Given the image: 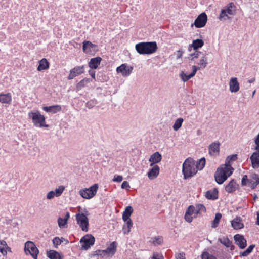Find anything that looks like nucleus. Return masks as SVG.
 <instances>
[{
    "label": "nucleus",
    "instance_id": "nucleus-1",
    "mask_svg": "<svg viewBox=\"0 0 259 259\" xmlns=\"http://www.w3.org/2000/svg\"><path fill=\"white\" fill-rule=\"evenodd\" d=\"M233 171L234 169L231 165H222L215 174L216 182L219 184H223L232 174Z\"/></svg>",
    "mask_w": 259,
    "mask_h": 259
},
{
    "label": "nucleus",
    "instance_id": "nucleus-2",
    "mask_svg": "<svg viewBox=\"0 0 259 259\" xmlns=\"http://www.w3.org/2000/svg\"><path fill=\"white\" fill-rule=\"evenodd\" d=\"M206 211L205 206L201 204L195 205H190L187 208L185 214V220L188 223L192 222L194 218H196L198 214Z\"/></svg>",
    "mask_w": 259,
    "mask_h": 259
},
{
    "label": "nucleus",
    "instance_id": "nucleus-3",
    "mask_svg": "<svg viewBox=\"0 0 259 259\" xmlns=\"http://www.w3.org/2000/svg\"><path fill=\"white\" fill-rule=\"evenodd\" d=\"M135 49L140 54H151L156 51L157 46L155 41L142 42L136 44Z\"/></svg>",
    "mask_w": 259,
    "mask_h": 259
},
{
    "label": "nucleus",
    "instance_id": "nucleus-4",
    "mask_svg": "<svg viewBox=\"0 0 259 259\" xmlns=\"http://www.w3.org/2000/svg\"><path fill=\"white\" fill-rule=\"evenodd\" d=\"M28 117L31 119L33 125L37 127H48L46 123V118L40 112L37 110H32L28 112Z\"/></svg>",
    "mask_w": 259,
    "mask_h": 259
},
{
    "label": "nucleus",
    "instance_id": "nucleus-5",
    "mask_svg": "<svg viewBox=\"0 0 259 259\" xmlns=\"http://www.w3.org/2000/svg\"><path fill=\"white\" fill-rule=\"evenodd\" d=\"M182 172L185 179L195 175L197 170L195 168V161L191 158H187L183 164Z\"/></svg>",
    "mask_w": 259,
    "mask_h": 259
},
{
    "label": "nucleus",
    "instance_id": "nucleus-6",
    "mask_svg": "<svg viewBox=\"0 0 259 259\" xmlns=\"http://www.w3.org/2000/svg\"><path fill=\"white\" fill-rule=\"evenodd\" d=\"M236 7L233 3L228 4L226 7L222 10L220 13L219 19L220 20H226L230 18L228 15H234L236 13Z\"/></svg>",
    "mask_w": 259,
    "mask_h": 259
},
{
    "label": "nucleus",
    "instance_id": "nucleus-7",
    "mask_svg": "<svg viewBox=\"0 0 259 259\" xmlns=\"http://www.w3.org/2000/svg\"><path fill=\"white\" fill-rule=\"evenodd\" d=\"M24 250L26 255H30L33 259H37L39 250L33 242L28 241L25 242Z\"/></svg>",
    "mask_w": 259,
    "mask_h": 259
},
{
    "label": "nucleus",
    "instance_id": "nucleus-8",
    "mask_svg": "<svg viewBox=\"0 0 259 259\" xmlns=\"http://www.w3.org/2000/svg\"><path fill=\"white\" fill-rule=\"evenodd\" d=\"M98 189V185L95 184L89 188L81 189L79 195L83 198L89 199L92 198L96 194Z\"/></svg>",
    "mask_w": 259,
    "mask_h": 259
},
{
    "label": "nucleus",
    "instance_id": "nucleus-9",
    "mask_svg": "<svg viewBox=\"0 0 259 259\" xmlns=\"http://www.w3.org/2000/svg\"><path fill=\"white\" fill-rule=\"evenodd\" d=\"M77 224L82 231L88 232L89 229V219L87 216L83 213H79L75 215Z\"/></svg>",
    "mask_w": 259,
    "mask_h": 259
},
{
    "label": "nucleus",
    "instance_id": "nucleus-10",
    "mask_svg": "<svg viewBox=\"0 0 259 259\" xmlns=\"http://www.w3.org/2000/svg\"><path fill=\"white\" fill-rule=\"evenodd\" d=\"M133 67L127 63L122 64L116 68V71L118 74H120L123 77H126L131 74Z\"/></svg>",
    "mask_w": 259,
    "mask_h": 259
},
{
    "label": "nucleus",
    "instance_id": "nucleus-11",
    "mask_svg": "<svg viewBox=\"0 0 259 259\" xmlns=\"http://www.w3.org/2000/svg\"><path fill=\"white\" fill-rule=\"evenodd\" d=\"M95 242L94 237L91 234L84 236L80 240V243L82 250H87L92 246Z\"/></svg>",
    "mask_w": 259,
    "mask_h": 259
},
{
    "label": "nucleus",
    "instance_id": "nucleus-12",
    "mask_svg": "<svg viewBox=\"0 0 259 259\" xmlns=\"http://www.w3.org/2000/svg\"><path fill=\"white\" fill-rule=\"evenodd\" d=\"M117 243L116 242H112L106 249L99 250L98 255L111 257L115 253Z\"/></svg>",
    "mask_w": 259,
    "mask_h": 259
},
{
    "label": "nucleus",
    "instance_id": "nucleus-13",
    "mask_svg": "<svg viewBox=\"0 0 259 259\" xmlns=\"http://www.w3.org/2000/svg\"><path fill=\"white\" fill-rule=\"evenodd\" d=\"M65 186L60 185L56 188L54 190L49 191L46 195L47 199L48 200H52L55 197H60L65 190Z\"/></svg>",
    "mask_w": 259,
    "mask_h": 259
},
{
    "label": "nucleus",
    "instance_id": "nucleus-14",
    "mask_svg": "<svg viewBox=\"0 0 259 259\" xmlns=\"http://www.w3.org/2000/svg\"><path fill=\"white\" fill-rule=\"evenodd\" d=\"M84 72V67L83 65L77 66L72 68L69 72L68 76V79L72 80L75 77H77Z\"/></svg>",
    "mask_w": 259,
    "mask_h": 259
},
{
    "label": "nucleus",
    "instance_id": "nucleus-15",
    "mask_svg": "<svg viewBox=\"0 0 259 259\" xmlns=\"http://www.w3.org/2000/svg\"><path fill=\"white\" fill-rule=\"evenodd\" d=\"M229 91L232 93L238 92L240 90V84L238 78L236 77H231L229 82Z\"/></svg>",
    "mask_w": 259,
    "mask_h": 259
},
{
    "label": "nucleus",
    "instance_id": "nucleus-16",
    "mask_svg": "<svg viewBox=\"0 0 259 259\" xmlns=\"http://www.w3.org/2000/svg\"><path fill=\"white\" fill-rule=\"evenodd\" d=\"M82 49L86 54H92L97 50V46L89 41H84L83 42Z\"/></svg>",
    "mask_w": 259,
    "mask_h": 259
},
{
    "label": "nucleus",
    "instance_id": "nucleus-17",
    "mask_svg": "<svg viewBox=\"0 0 259 259\" xmlns=\"http://www.w3.org/2000/svg\"><path fill=\"white\" fill-rule=\"evenodd\" d=\"M192 72L190 74H187L185 73L184 71H181L180 73L179 76L181 78V79L183 82H186L188 80H189L190 78H192L193 76H195L197 71L198 70L197 67L195 65H193L192 66Z\"/></svg>",
    "mask_w": 259,
    "mask_h": 259
},
{
    "label": "nucleus",
    "instance_id": "nucleus-18",
    "mask_svg": "<svg viewBox=\"0 0 259 259\" xmlns=\"http://www.w3.org/2000/svg\"><path fill=\"white\" fill-rule=\"evenodd\" d=\"M207 20V15L204 13H201L195 20L194 25L197 28L202 27L206 24Z\"/></svg>",
    "mask_w": 259,
    "mask_h": 259
},
{
    "label": "nucleus",
    "instance_id": "nucleus-19",
    "mask_svg": "<svg viewBox=\"0 0 259 259\" xmlns=\"http://www.w3.org/2000/svg\"><path fill=\"white\" fill-rule=\"evenodd\" d=\"M220 144L218 142L212 143L208 148L209 154L213 156L218 155L220 152Z\"/></svg>",
    "mask_w": 259,
    "mask_h": 259
},
{
    "label": "nucleus",
    "instance_id": "nucleus-20",
    "mask_svg": "<svg viewBox=\"0 0 259 259\" xmlns=\"http://www.w3.org/2000/svg\"><path fill=\"white\" fill-rule=\"evenodd\" d=\"M8 252H12L11 248L8 245L5 240H0V253L3 256L6 257Z\"/></svg>",
    "mask_w": 259,
    "mask_h": 259
},
{
    "label": "nucleus",
    "instance_id": "nucleus-21",
    "mask_svg": "<svg viewBox=\"0 0 259 259\" xmlns=\"http://www.w3.org/2000/svg\"><path fill=\"white\" fill-rule=\"evenodd\" d=\"M152 168L150 169L147 173V176L150 180H154L156 179L160 171V168L157 165L152 166Z\"/></svg>",
    "mask_w": 259,
    "mask_h": 259
},
{
    "label": "nucleus",
    "instance_id": "nucleus-22",
    "mask_svg": "<svg viewBox=\"0 0 259 259\" xmlns=\"http://www.w3.org/2000/svg\"><path fill=\"white\" fill-rule=\"evenodd\" d=\"M253 152L250 157L251 161L252 166L254 169L259 168V149Z\"/></svg>",
    "mask_w": 259,
    "mask_h": 259
},
{
    "label": "nucleus",
    "instance_id": "nucleus-23",
    "mask_svg": "<svg viewBox=\"0 0 259 259\" xmlns=\"http://www.w3.org/2000/svg\"><path fill=\"white\" fill-rule=\"evenodd\" d=\"M234 238L236 244L238 245L241 249H243L246 246V240L243 235L236 234L234 236Z\"/></svg>",
    "mask_w": 259,
    "mask_h": 259
},
{
    "label": "nucleus",
    "instance_id": "nucleus-24",
    "mask_svg": "<svg viewBox=\"0 0 259 259\" xmlns=\"http://www.w3.org/2000/svg\"><path fill=\"white\" fill-rule=\"evenodd\" d=\"M162 156L158 152H156L152 154L149 159L151 162L150 166L154 165L155 164L158 163L161 161Z\"/></svg>",
    "mask_w": 259,
    "mask_h": 259
},
{
    "label": "nucleus",
    "instance_id": "nucleus-25",
    "mask_svg": "<svg viewBox=\"0 0 259 259\" xmlns=\"http://www.w3.org/2000/svg\"><path fill=\"white\" fill-rule=\"evenodd\" d=\"M203 45L204 41L203 40L200 39H195L193 40L192 41V43L189 46L188 50L191 51L192 48H193L194 50H197V49L202 48Z\"/></svg>",
    "mask_w": 259,
    "mask_h": 259
},
{
    "label": "nucleus",
    "instance_id": "nucleus-26",
    "mask_svg": "<svg viewBox=\"0 0 259 259\" xmlns=\"http://www.w3.org/2000/svg\"><path fill=\"white\" fill-rule=\"evenodd\" d=\"M231 226L234 229H240L243 228L244 225L240 217H236L231 221Z\"/></svg>",
    "mask_w": 259,
    "mask_h": 259
},
{
    "label": "nucleus",
    "instance_id": "nucleus-27",
    "mask_svg": "<svg viewBox=\"0 0 259 259\" xmlns=\"http://www.w3.org/2000/svg\"><path fill=\"white\" fill-rule=\"evenodd\" d=\"M133 211V209L132 206H128L125 208V210L122 213V219L124 222L132 221L130 217Z\"/></svg>",
    "mask_w": 259,
    "mask_h": 259
},
{
    "label": "nucleus",
    "instance_id": "nucleus-28",
    "mask_svg": "<svg viewBox=\"0 0 259 259\" xmlns=\"http://www.w3.org/2000/svg\"><path fill=\"white\" fill-rule=\"evenodd\" d=\"M238 185L234 180H232L225 187V190L228 193H232L238 188Z\"/></svg>",
    "mask_w": 259,
    "mask_h": 259
},
{
    "label": "nucleus",
    "instance_id": "nucleus-29",
    "mask_svg": "<svg viewBox=\"0 0 259 259\" xmlns=\"http://www.w3.org/2000/svg\"><path fill=\"white\" fill-rule=\"evenodd\" d=\"M69 218H70V213L69 212H67L66 213L64 218L59 217L58 219V224L59 227L60 228H65L67 224L68 220L69 219Z\"/></svg>",
    "mask_w": 259,
    "mask_h": 259
},
{
    "label": "nucleus",
    "instance_id": "nucleus-30",
    "mask_svg": "<svg viewBox=\"0 0 259 259\" xmlns=\"http://www.w3.org/2000/svg\"><path fill=\"white\" fill-rule=\"evenodd\" d=\"M101 60L102 59L100 57L92 58L89 63V66L92 69H97L100 65Z\"/></svg>",
    "mask_w": 259,
    "mask_h": 259
},
{
    "label": "nucleus",
    "instance_id": "nucleus-31",
    "mask_svg": "<svg viewBox=\"0 0 259 259\" xmlns=\"http://www.w3.org/2000/svg\"><path fill=\"white\" fill-rule=\"evenodd\" d=\"M42 109L47 112L56 113L57 112L61 111V107L59 105H56L51 106L43 107Z\"/></svg>",
    "mask_w": 259,
    "mask_h": 259
},
{
    "label": "nucleus",
    "instance_id": "nucleus-32",
    "mask_svg": "<svg viewBox=\"0 0 259 259\" xmlns=\"http://www.w3.org/2000/svg\"><path fill=\"white\" fill-rule=\"evenodd\" d=\"M205 197L208 199L214 200L218 198V191L216 188L207 191L205 193Z\"/></svg>",
    "mask_w": 259,
    "mask_h": 259
},
{
    "label": "nucleus",
    "instance_id": "nucleus-33",
    "mask_svg": "<svg viewBox=\"0 0 259 259\" xmlns=\"http://www.w3.org/2000/svg\"><path fill=\"white\" fill-rule=\"evenodd\" d=\"M12 101V96L10 93L0 94V102L3 104H10Z\"/></svg>",
    "mask_w": 259,
    "mask_h": 259
},
{
    "label": "nucleus",
    "instance_id": "nucleus-34",
    "mask_svg": "<svg viewBox=\"0 0 259 259\" xmlns=\"http://www.w3.org/2000/svg\"><path fill=\"white\" fill-rule=\"evenodd\" d=\"M49 67V63L46 59L43 58L39 61L37 70L39 71L46 70Z\"/></svg>",
    "mask_w": 259,
    "mask_h": 259
},
{
    "label": "nucleus",
    "instance_id": "nucleus-35",
    "mask_svg": "<svg viewBox=\"0 0 259 259\" xmlns=\"http://www.w3.org/2000/svg\"><path fill=\"white\" fill-rule=\"evenodd\" d=\"M259 184V177L256 174L252 175V179L249 180V185L252 188L254 189Z\"/></svg>",
    "mask_w": 259,
    "mask_h": 259
},
{
    "label": "nucleus",
    "instance_id": "nucleus-36",
    "mask_svg": "<svg viewBox=\"0 0 259 259\" xmlns=\"http://www.w3.org/2000/svg\"><path fill=\"white\" fill-rule=\"evenodd\" d=\"M197 64L199 66V67H197L198 69L205 68L208 64L207 57L205 55H203L199 60Z\"/></svg>",
    "mask_w": 259,
    "mask_h": 259
},
{
    "label": "nucleus",
    "instance_id": "nucleus-37",
    "mask_svg": "<svg viewBox=\"0 0 259 259\" xmlns=\"http://www.w3.org/2000/svg\"><path fill=\"white\" fill-rule=\"evenodd\" d=\"M47 254L50 259H62L61 254L55 250H50Z\"/></svg>",
    "mask_w": 259,
    "mask_h": 259
},
{
    "label": "nucleus",
    "instance_id": "nucleus-38",
    "mask_svg": "<svg viewBox=\"0 0 259 259\" xmlns=\"http://www.w3.org/2000/svg\"><path fill=\"white\" fill-rule=\"evenodd\" d=\"M221 218L222 214L220 213L215 214V218L211 223V227L213 228L217 227Z\"/></svg>",
    "mask_w": 259,
    "mask_h": 259
},
{
    "label": "nucleus",
    "instance_id": "nucleus-39",
    "mask_svg": "<svg viewBox=\"0 0 259 259\" xmlns=\"http://www.w3.org/2000/svg\"><path fill=\"white\" fill-rule=\"evenodd\" d=\"M92 80L87 78H84L81 81H80L76 85V88L77 90H80L83 87H85L88 83L90 82Z\"/></svg>",
    "mask_w": 259,
    "mask_h": 259
},
{
    "label": "nucleus",
    "instance_id": "nucleus-40",
    "mask_svg": "<svg viewBox=\"0 0 259 259\" xmlns=\"http://www.w3.org/2000/svg\"><path fill=\"white\" fill-rule=\"evenodd\" d=\"M183 121L184 120L182 118H179L175 121L172 126V128L175 131H177L181 128Z\"/></svg>",
    "mask_w": 259,
    "mask_h": 259
},
{
    "label": "nucleus",
    "instance_id": "nucleus-41",
    "mask_svg": "<svg viewBox=\"0 0 259 259\" xmlns=\"http://www.w3.org/2000/svg\"><path fill=\"white\" fill-rule=\"evenodd\" d=\"M218 240L227 247L231 246L232 242L227 237L220 238Z\"/></svg>",
    "mask_w": 259,
    "mask_h": 259
},
{
    "label": "nucleus",
    "instance_id": "nucleus-42",
    "mask_svg": "<svg viewBox=\"0 0 259 259\" xmlns=\"http://www.w3.org/2000/svg\"><path fill=\"white\" fill-rule=\"evenodd\" d=\"M205 164V159L204 158H201L198 161H197L195 164V168L197 170H201L204 167Z\"/></svg>",
    "mask_w": 259,
    "mask_h": 259
},
{
    "label": "nucleus",
    "instance_id": "nucleus-43",
    "mask_svg": "<svg viewBox=\"0 0 259 259\" xmlns=\"http://www.w3.org/2000/svg\"><path fill=\"white\" fill-rule=\"evenodd\" d=\"M200 54L201 52L197 50H195L194 52L189 54L188 58L189 60L195 61L196 59L199 58Z\"/></svg>",
    "mask_w": 259,
    "mask_h": 259
},
{
    "label": "nucleus",
    "instance_id": "nucleus-44",
    "mask_svg": "<svg viewBox=\"0 0 259 259\" xmlns=\"http://www.w3.org/2000/svg\"><path fill=\"white\" fill-rule=\"evenodd\" d=\"M125 222V224L123 227L122 231L124 234H127L130 232L133 223L132 221Z\"/></svg>",
    "mask_w": 259,
    "mask_h": 259
},
{
    "label": "nucleus",
    "instance_id": "nucleus-45",
    "mask_svg": "<svg viewBox=\"0 0 259 259\" xmlns=\"http://www.w3.org/2000/svg\"><path fill=\"white\" fill-rule=\"evenodd\" d=\"M236 159H237V155L236 154H233V155L228 156L226 159L225 164H224L227 165V166H228V165L231 166V162L235 161Z\"/></svg>",
    "mask_w": 259,
    "mask_h": 259
},
{
    "label": "nucleus",
    "instance_id": "nucleus-46",
    "mask_svg": "<svg viewBox=\"0 0 259 259\" xmlns=\"http://www.w3.org/2000/svg\"><path fill=\"white\" fill-rule=\"evenodd\" d=\"M162 242L163 239L161 237L158 236L152 238V242L155 245L161 244Z\"/></svg>",
    "mask_w": 259,
    "mask_h": 259
},
{
    "label": "nucleus",
    "instance_id": "nucleus-47",
    "mask_svg": "<svg viewBox=\"0 0 259 259\" xmlns=\"http://www.w3.org/2000/svg\"><path fill=\"white\" fill-rule=\"evenodd\" d=\"M151 259H164L163 255L158 252H154Z\"/></svg>",
    "mask_w": 259,
    "mask_h": 259
},
{
    "label": "nucleus",
    "instance_id": "nucleus-48",
    "mask_svg": "<svg viewBox=\"0 0 259 259\" xmlns=\"http://www.w3.org/2000/svg\"><path fill=\"white\" fill-rule=\"evenodd\" d=\"M62 242V240H61L59 237H55L53 240V243L56 247L59 245Z\"/></svg>",
    "mask_w": 259,
    "mask_h": 259
},
{
    "label": "nucleus",
    "instance_id": "nucleus-49",
    "mask_svg": "<svg viewBox=\"0 0 259 259\" xmlns=\"http://www.w3.org/2000/svg\"><path fill=\"white\" fill-rule=\"evenodd\" d=\"M123 177L121 175H115L114 176V178L113 179V181L114 182H120L122 181Z\"/></svg>",
    "mask_w": 259,
    "mask_h": 259
},
{
    "label": "nucleus",
    "instance_id": "nucleus-50",
    "mask_svg": "<svg viewBox=\"0 0 259 259\" xmlns=\"http://www.w3.org/2000/svg\"><path fill=\"white\" fill-rule=\"evenodd\" d=\"M96 103L94 101H90L87 103L86 106L88 108L91 109L93 108L95 105Z\"/></svg>",
    "mask_w": 259,
    "mask_h": 259
},
{
    "label": "nucleus",
    "instance_id": "nucleus-51",
    "mask_svg": "<svg viewBox=\"0 0 259 259\" xmlns=\"http://www.w3.org/2000/svg\"><path fill=\"white\" fill-rule=\"evenodd\" d=\"M183 54V52L181 50H179L175 53V55L176 56L177 59H180L182 57Z\"/></svg>",
    "mask_w": 259,
    "mask_h": 259
},
{
    "label": "nucleus",
    "instance_id": "nucleus-52",
    "mask_svg": "<svg viewBox=\"0 0 259 259\" xmlns=\"http://www.w3.org/2000/svg\"><path fill=\"white\" fill-rule=\"evenodd\" d=\"M121 188L122 189H125L126 190L129 189V188H130L129 183L127 181H123V182L121 184Z\"/></svg>",
    "mask_w": 259,
    "mask_h": 259
},
{
    "label": "nucleus",
    "instance_id": "nucleus-53",
    "mask_svg": "<svg viewBox=\"0 0 259 259\" xmlns=\"http://www.w3.org/2000/svg\"><path fill=\"white\" fill-rule=\"evenodd\" d=\"M247 182L249 183V180L247 179V177L246 175H244L242 179V185H246Z\"/></svg>",
    "mask_w": 259,
    "mask_h": 259
},
{
    "label": "nucleus",
    "instance_id": "nucleus-54",
    "mask_svg": "<svg viewBox=\"0 0 259 259\" xmlns=\"http://www.w3.org/2000/svg\"><path fill=\"white\" fill-rule=\"evenodd\" d=\"M176 259H185V254L183 252H180L179 253H177L176 255Z\"/></svg>",
    "mask_w": 259,
    "mask_h": 259
},
{
    "label": "nucleus",
    "instance_id": "nucleus-55",
    "mask_svg": "<svg viewBox=\"0 0 259 259\" xmlns=\"http://www.w3.org/2000/svg\"><path fill=\"white\" fill-rule=\"evenodd\" d=\"M255 143L256 144V147L255 148V149L257 150L258 149H259V133H258V135H257L256 138L255 140Z\"/></svg>",
    "mask_w": 259,
    "mask_h": 259
},
{
    "label": "nucleus",
    "instance_id": "nucleus-56",
    "mask_svg": "<svg viewBox=\"0 0 259 259\" xmlns=\"http://www.w3.org/2000/svg\"><path fill=\"white\" fill-rule=\"evenodd\" d=\"M254 245H250L246 249V251H248V252H249V253L250 254L252 252V251L253 249L254 248Z\"/></svg>",
    "mask_w": 259,
    "mask_h": 259
},
{
    "label": "nucleus",
    "instance_id": "nucleus-57",
    "mask_svg": "<svg viewBox=\"0 0 259 259\" xmlns=\"http://www.w3.org/2000/svg\"><path fill=\"white\" fill-rule=\"evenodd\" d=\"M249 254V252H248V251L245 250L243 252H240V255L241 256H246Z\"/></svg>",
    "mask_w": 259,
    "mask_h": 259
},
{
    "label": "nucleus",
    "instance_id": "nucleus-58",
    "mask_svg": "<svg viewBox=\"0 0 259 259\" xmlns=\"http://www.w3.org/2000/svg\"><path fill=\"white\" fill-rule=\"evenodd\" d=\"M89 74L94 78L95 79V71L93 70L89 71Z\"/></svg>",
    "mask_w": 259,
    "mask_h": 259
},
{
    "label": "nucleus",
    "instance_id": "nucleus-59",
    "mask_svg": "<svg viewBox=\"0 0 259 259\" xmlns=\"http://www.w3.org/2000/svg\"><path fill=\"white\" fill-rule=\"evenodd\" d=\"M11 223H12V220H8L6 221L5 223L8 225V224H11Z\"/></svg>",
    "mask_w": 259,
    "mask_h": 259
},
{
    "label": "nucleus",
    "instance_id": "nucleus-60",
    "mask_svg": "<svg viewBox=\"0 0 259 259\" xmlns=\"http://www.w3.org/2000/svg\"><path fill=\"white\" fill-rule=\"evenodd\" d=\"M257 224L259 225V211L257 212Z\"/></svg>",
    "mask_w": 259,
    "mask_h": 259
},
{
    "label": "nucleus",
    "instance_id": "nucleus-61",
    "mask_svg": "<svg viewBox=\"0 0 259 259\" xmlns=\"http://www.w3.org/2000/svg\"><path fill=\"white\" fill-rule=\"evenodd\" d=\"M206 259H215V258L212 256H208Z\"/></svg>",
    "mask_w": 259,
    "mask_h": 259
},
{
    "label": "nucleus",
    "instance_id": "nucleus-62",
    "mask_svg": "<svg viewBox=\"0 0 259 259\" xmlns=\"http://www.w3.org/2000/svg\"><path fill=\"white\" fill-rule=\"evenodd\" d=\"M17 225V222H13V225L14 226H16Z\"/></svg>",
    "mask_w": 259,
    "mask_h": 259
},
{
    "label": "nucleus",
    "instance_id": "nucleus-63",
    "mask_svg": "<svg viewBox=\"0 0 259 259\" xmlns=\"http://www.w3.org/2000/svg\"><path fill=\"white\" fill-rule=\"evenodd\" d=\"M255 92H256V91H255V90H254V91L253 92V93H252V97H253L254 95V94H255Z\"/></svg>",
    "mask_w": 259,
    "mask_h": 259
},
{
    "label": "nucleus",
    "instance_id": "nucleus-64",
    "mask_svg": "<svg viewBox=\"0 0 259 259\" xmlns=\"http://www.w3.org/2000/svg\"><path fill=\"white\" fill-rule=\"evenodd\" d=\"M253 81H254V80H253V79L249 80V82L251 83V82H253Z\"/></svg>",
    "mask_w": 259,
    "mask_h": 259
}]
</instances>
